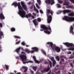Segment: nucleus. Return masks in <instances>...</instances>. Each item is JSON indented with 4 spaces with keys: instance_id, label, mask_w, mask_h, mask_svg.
Listing matches in <instances>:
<instances>
[{
    "instance_id": "1",
    "label": "nucleus",
    "mask_w": 74,
    "mask_h": 74,
    "mask_svg": "<svg viewBox=\"0 0 74 74\" xmlns=\"http://www.w3.org/2000/svg\"><path fill=\"white\" fill-rule=\"evenodd\" d=\"M47 44L49 45V46L47 45V47L50 48V47H51L53 51H57V52H60V48L58 47H56V46L55 45H53L52 42H48Z\"/></svg>"
},
{
    "instance_id": "2",
    "label": "nucleus",
    "mask_w": 74,
    "mask_h": 74,
    "mask_svg": "<svg viewBox=\"0 0 74 74\" xmlns=\"http://www.w3.org/2000/svg\"><path fill=\"white\" fill-rule=\"evenodd\" d=\"M21 53L22 54H24V55H21L20 56V58L21 59L23 64H25L26 63H33V61L30 60L26 62V61L27 60L26 54V53L24 52H21Z\"/></svg>"
},
{
    "instance_id": "3",
    "label": "nucleus",
    "mask_w": 74,
    "mask_h": 74,
    "mask_svg": "<svg viewBox=\"0 0 74 74\" xmlns=\"http://www.w3.org/2000/svg\"><path fill=\"white\" fill-rule=\"evenodd\" d=\"M46 12L47 17V22L48 23H50L51 22V21H52V16H53V12L50 9H48L47 10ZM49 14H51L52 16L51 15H48Z\"/></svg>"
},
{
    "instance_id": "4",
    "label": "nucleus",
    "mask_w": 74,
    "mask_h": 74,
    "mask_svg": "<svg viewBox=\"0 0 74 74\" xmlns=\"http://www.w3.org/2000/svg\"><path fill=\"white\" fill-rule=\"evenodd\" d=\"M41 27L42 29H43V30H46L44 31V33H47V34H51V32H52V31L51 30V28L50 26H49L48 28V27H46L44 25H42L41 26ZM48 30H50L51 32L47 31Z\"/></svg>"
},
{
    "instance_id": "5",
    "label": "nucleus",
    "mask_w": 74,
    "mask_h": 74,
    "mask_svg": "<svg viewBox=\"0 0 74 74\" xmlns=\"http://www.w3.org/2000/svg\"><path fill=\"white\" fill-rule=\"evenodd\" d=\"M63 20H65L67 22H73L74 21V17H69L68 16H64L63 18Z\"/></svg>"
},
{
    "instance_id": "6",
    "label": "nucleus",
    "mask_w": 74,
    "mask_h": 74,
    "mask_svg": "<svg viewBox=\"0 0 74 74\" xmlns=\"http://www.w3.org/2000/svg\"><path fill=\"white\" fill-rule=\"evenodd\" d=\"M18 6V8L19 9L18 14H19V15H20L21 16L25 12V11H24V10H23V9H22V6H21V4H20V3L19 4Z\"/></svg>"
},
{
    "instance_id": "7",
    "label": "nucleus",
    "mask_w": 74,
    "mask_h": 74,
    "mask_svg": "<svg viewBox=\"0 0 74 74\" xmlns=\"http://www.w3.org/2000/svg\"><path fill=\"white\" fill-rule=\"evenodd\" d=\"M26 13L24 12L23 14L21 16L22 18H26L27 19H29V18H30L32 16V14L31 13H29L28 14H26Z\"/></svg>"
},
{
    "instance_id": "8",
    "label": "nucleus",
    "mask_w": 74,
    "mask_h": 74,
    "mask_svg": "<svg viewBox=\"0 0 74 74\" xmlns=\"http://www.w3.org/2000/svg\"><path fill=\"white\" fill-rule=\"evenodd\" d=\"M45 2L47 4H50L51 5H53L55 3L54 0H46Z\"/></svg>"
},
{
    "instance_id": "9",
    "label": "nucleus",
    "mask_w": 74,
    "mask_h": 74,
    "mask_svg": "<svg viewBox=\"0 0 74 74\" xmlns=\"http://www.w3.org/2000/svg\"><path fill=\"white\" fill-rule=\"evenodd\" d=\"M21 5L23 8L25 10V11H27V7L26 6V5L25 3L22 1H21Z\"/></svg>"
},
{
    "instance_id": "10",
    "label": "nucleus",
    "mask_w": 74,
    "mask_h": 74,
    "mask_svg": "<svg viewBox=\"0 0 74 74\" xmlns=\"http://www.w3.org/2000/svg\"><path fill=\"white\" fill-rule=\"evenodd\" d=\"M63 44H64L67 47H74V44L73 43H70L68 42L63 43Z\"/></svg>"
},
{
    "instance_id": "11",
    "label": "nucleus",
    "mask_w": 74,
    "mask_h": 74,
    "mask_svg": "<svg viewBox=\"0 0 74 74\" xmlns=\"http://www.w3.org/2000/svg\"><path fill=\"white\" fill-rule=\"evenodd\" d=\"M73 30H74V28H73V26L71 25L70 27V33L72 34V35H74V32Z\"/></svg>"
},
{
    "instance_id": "12",
    "label": "nucleus",
    "mask_w": 74,
    "mask_h": 74,
    "mask_svg": "<svg viewBox=\"0 0 74 74\" xmlns=\"http://www.w3.org/2000/svg\"><path fill=\"white\" fill-rule=\"evenodd\" d=\"M71 11L70 10H64L62 11V12L63 14H66V13H70L71 12Z\"/></svg>"
},
{
    "instance_id": "13",
    "label": "nucleus",
    "mask_w": 74,
    "mask_h": 74,
    "mask_svg": "<svg viewBox=\"0 0 74 74\" xmlns=\"http://www.w3.org/2000/svg\"><path fill=\"white\" fill-rule=\"evenodd\" d=\"M32 49L33 50H32V51H34V52H38V48L37 47H34L32 48Z\"/></svg>"
},
{
    "instance_id": "14",
    "label": "nucleus",
    "mask_w": 74,
    "mask_h": 74,
    "mask_svg": "<svg viewBox=\"0 0 74 74\" xmlns=\"http://www.w3.org/2000/svg\"><path fill=\"white\" fill-rule=\"evenodd\" d=\"M25 51L27 53H34V51H30V50L28 49H26L25 50Z\"/></svg>"
},
{
    "instance_id": "15",
    "label": "nucleus",
    "mask_w": 74,
    "mask_h": 74,
    "mask_svg": "<svg viewBox=\"0 0 74 74\" xmlns=\"http://www.w3.org/2000/svg\"><path fill=\"white\" fill-rule=\"evenodd\" d=\"M32 58L35 63H38V64H39V63H40V61L37 60V59H36V56H33Z\"/></svg>"
},
{
    "instance_id": "16",
    "label": "nucleus",
    "mask_w": 74,
    "mask_h": 74,
    "mask_svg": "<svg viewBox=\"0 0 74 74\" xmlns=\"http://www.w3.org/2000/svg\"><path fill=\"white\" fill-rule=\"evenodd\" d=\"M33 22L35 25L36 26H37L38 25V23L37 22V19H34L33 21Z\"/></svg>"
},
{
    "instance_id": "17",
    "label": "nucleus",
    "mask_w": 74,
    "mask_h": 74,
    "mask_svg": "<svg viewBox=\"0 0 74 74\" xmlns=\"http://www.w3.org/2000/svg\"><path fill=\"white\" fill-rule=\"evenodd\" d=\"M0 19L2 20L4 19H5V17L2 13H1L0 14Z\"/></svg>"
},
{
    "instance_id": "18",
    "label": "nucleus",
    "mask_w": 74,
    "mask_h": 74,
    "mask_svg": "<svg viewBox=\"0 0 74 74\" xmlns=\"http://www.w3.org/2000/svg\"><path fill=\"white\" fill-rule=\"evenodd\" d=\"M49 70H50V68L49 67H48L47 69H44V71H41V72H42V73H44L45 71H46V72H48L49 71Z\"/></svg>"
},
{
    "instance_id": "19",
    "label": "nucleus",
    "mask_w": 74,
    "mask_h": 74,
    "mask_svg": "<svg viewBox=\"0 0 74 74\" xmlns=\"http://www.w3.org/2000/svg\"><path fill=\"white\" fill-rule=\"evenodd\" d=\"M20 3L18 2V3H17V2H14L12 4V5H14L15 7H16L17 6H18V4Z\"/></svg>"
},
{
    "instance_id": "20",
    "label": "nucleus",
    "mask_w": 74,
    "mask_h": 74,
    "mask_svg": "<svg viewBox=\"0 0 74 74\" xmlns=\"http://www.w3.org/2000/svg\"><path fill=\"white\" fill-rule=\"evenodd\" d=\"M22 69H25V70L24 71V73H26L27 71V68L25 66H23L22 67Z\"/></svg>"
},
{
    "instance_id": "21",
    "label": "nucleus",
    "mask_w": 74,
    "mask_h": 74,
    "mask_svg": "<svg viewBox=\"0 0 74 74\" xmlns=\"http://www.w3.org/2000/svg\"><path fill=\"white\" fill-rule=\"evenodd\" d=\"M21 47H19L18 48H17L15 50L16 52L17 53H19L20 52V50H21Z\"/></svg>"
},
{
    "instance_id": "22",
    "label": "nucleus",
    "mask_w": 74,
    "mask_h": 74,
    "mask_svg": "<svg viewBox=\"0 0 74 74\" xmlns=\"http://www.w3.org/2000/svg\"><path fill=\"white\" fill-rule=\"evenodd\" d=\"M69 2L66 1H64V5H69Z\"/></svg>"
},
{
    "instance_id": "23",
    "label": "nucleus",
    "mask_w": 74,
    "mask_h": 74,
    "mask_svg": "<svg viewBox=\"0 0 74 74\" xmlns=\"http://www.w3.org/2000/svg\"><path fill=\"white\" fill-rule=\"evenodd\" d=\"M16 30V29L14 27H12L11 29V31L12 32H15Z\"/></svg>"
},
{
    "instance_id": "24",
    "label": "nucleus",
    "mask_w": 74,
    "mask_h": 74,
    "mask_svg": "<svg viewBox=\"0 0 74 74\" xmlns=\"http://www.w3.org/2000/svg\"><path fill=\"white\" fill-rule=\"evenodd\" d=\"M69 16H74V14L73 12H71L68 14Z\"/></svg>"
},
{
    "instance_id": "25",
    "label": "nucleus",
    "mask_w": 74,
    "mask_h": 74,
    "mask_svg": "<svg viewBox=\"0 0 74 74\" xmlns=\"http://www.w3.org/2000/svg\"><path fill=\"white\" fill-rule=\"evenodd\" d=\"M33 69L35 71H36V70H37V66H33Z\"/></svg>"
},
{
    "instance_id": "26",
    "label": "nucleus",
    "mask_w": 74,
    "mask_h": 74,
    "mask_svg": "<svg viewBox=\"0 0 74 74\" xmlns=\"http://www.w3.org/2000/svg\"><path fill=\"white\" fill-rule=\"evenodd\" d=\"M53 62V66H54L55 65V64H56V61L55 60H54V61H52Z\"/></svg>"
},
{
    "instance_id": "27",
    "label": "nucleus",
    "mask_w": 74,
    "mask_h": 74,
    "mask_svg": "<svg viewBox=\"0 0 74 74\" xmlns=\"http://www.w3.org/2000/svg\"><path fill=\"white\" fill-rule=\"evenodd\" d=\"M69 51H74V48H70L68 49Z\"/></svg>"
},
{
    "instance_id": "28",
    "label": "nucleus",
    "mask_w": 74,
    "mask_h": 74,
    "mask_svg": "<svg viewBox=\"0 0 74 74\" xmlns=\"http://www.w3.org/2000/svg\"><path fill=\"white\" fill-rule=\"evenodd\" d=\"M66 8H72L73 7L71 5H67L66 6Z\"/></svg>"
},
{
    "instance_id": "29",
    "label": "nucleus",
    "mask_w": 74,
    "mask_h": 74,
    "mask_svg": "<svg viewBox=\"0 0 74 74\" xmlns=\"http://www.w3.org/2000/svg\"><path fill=\"white\" fill-rule=\"evenodd\" d=\"M56 58L58 61H60V59H59V56H57L56 57Z\"/></svg>"
},
{
    "instance_id": "30",
    "label": "nucleus",
    "mask_w": 74,
    "mask_h": 74,
    "mask_svg": "<svg viewBox=\"0 0 74 74\" xmlns=\"http://www.w3.org/2000/svg\"><path fill=\"white\" fill-rule=\"evenodd\" d=\"M63 12V11L61 10H59L58 11V12H57V14H61V13H62Z\"/></svg>"
},
{
    "instance_id": "31",
    "label": "nucleus",
    "mask_w": 74,
    "mask_h": 74,
    "mask_svg": "<svg viewBox=\"0 0 74 74\" xmlns=\"http://www.w3.org/2000/svg\"><path fill=\"white\" fill-rule=\"evenodd\" d=\"M34 11H36V12H37V13H39V11H38V9H37L34 8Z\"/></svg>"
},
{
    "instance_id": "32",
    "label": "nucleus",
    "mask_w": 74,
    "mask_h": 74,
    "mask_svg": "<svg viewBox=\"0 0 74 74\" xmlns=\"http://www.w3.org/2000/svg\"><path fill=\"white\" fill-rule=\"evenodd\" d=\"M14 37H15V38H18L19 39H20V38H21V37L18 36H14Z\"/></svg>"
},
{
    "instance_id": "33",
    "label": "nucleus",
    "mask_w": 74,
    "mask_h": 74,
    "mask_svg": "<svg viewBox=\"0 0 74 74\" xmlns=\"http://www.w3.org/2000/svg\"><path fill=\"white\" fill-rule=\"evenodd\" d=\"M57 5L58 8H61V5L60 4L58 3L57 4Z\"/></svg>"
},
{
    "instance_id": "34",
    "label": "nucleus",
    "mask_w": 74,
    "mask_h": 74,
    "mask_svg": "<svg viewBox=\"0 0 74 74\" xmlns=\"http://www.w3.org/2000/svg\"><path fill=\"white\" fill-rule=\"evenodd\" d=\"M5 66L6 67V69L7 70H8L9 69V67H8V65H5Z\"/></svg>"
},
{
    "instance_id": "35",
    "label": "nucleus",
    "mask_w": 74,
    "mask_h": 74,
    "mask_svg": "<svg viewBox=\"0 0 74 74\" xmlns=\"http://www.w3.org/2000/svg\"><path fill=\"white\" fill-rule=\"evenodd\" d=\"M49 64H50V67H52V62H51V61H49Z\"/></svg>"
},
{
    "instance_id": "36",
    "label": "nucleus",
    "mask_w": 74,
    "mask_h": 74,
    "mask_svg": "<svg viewBox=\"0 0 74 74\" xmlns=\"http://www.w3.org/2000/svg\"><path fill=\"white\" fill-rule=\"evenodd\" d=\"M37 2L39 3V5H40L41 4V1L40 0H37Z\"/></svg>"
},
{
    "instance_id": "37",
    "label": "nucleus",
    "mask_w": 74,
    "mask_h": 74,
    "mask_svg": "<svg viewBox=\"0 0 74 74\" xmlns=\"http://www.w3.org/2000/svg\"><path fill=\"white\" fill-rule=\"evenodd\" d=\"M50 59L51 60V61H52V62L55 60V59H54V58H53V57L50 58Z\"/></svg>"
},
{
    "instance_id": "38",
    "label": "nucleus",
    "mask_w": 74,
    "mask_h": 74,
    "mask_svg": "<svg viewBox=\"0 0 74 74\" xmlns=\"http://www.w3.org/2000/svg\"><path fill=\"white\" fill-rule=\"evenodd\" d=\"M38 21L39 22H40L41 21V18H38L37 19Z\"/></svg>"
},
{
    "instance_id": "39",
    "label": "nucleus",
    "mask_w": 74,
    "mask_h": 74,
    "mask_svg": "<svg viewBox=\"0 0 74 74\" xmlns=\"http://www.w3.org/2000/svg\"><path fill=\"white\" fill-rule=\"evenodd\" d=\"M60 71H59L57 72L56 73V74H60Z\"/></svg>"
},
{
    "instance_id": "40",
    "label": "nucleus",
    "mask_w": 74,
    "mask_h": 74,
    "mask_svg": "<svg viewBox=\"0 0 74 74\" xmlns=\"http://www.w3.org/2000/svg\"><path fill=\"white\" fill-rule=\"evenodd\" d=\"M58 2L59 3H60V4H62V2H63V1L62 0H58Z\"/></svg>"
},
{
    "instance_id": "41",
    "label": "nucleus",
    "mask_w": 74,
    "mask_h": 74,
    "mask_svg": "<svg viewBox=\"0 0 74 74\" xmlns=\"http://www.w3.org/2000/svg\"><path fill=\"white\" fill-rule=\"evenodd\" d=\"M42 52L45 55H46V53L44 51H42Z\"/></svg>"
},
{
    "instance_id": "42",
    "label": "nucleus",
    "mask_w": 74,
    "mask_h": 74,
    "mask_svg": "<svg viewBox=\"0 0 74 74\" xmlns=\"http://www.w3.org/2000/svg\"><path fill=\"white\" fill-rule=\"evenodd\" d=\"M61 61H62V62H64L65 61L64 60V59L63 58H61Z\"/></svg>"
},
{
    "instance_id": "43",
    "label": "nucleus",
    "mask_w": 74,
    "mask_h": 74,
    "mask_svg": "<svg viewBox=\"0 0 74 74\" xmlns=\"http://www.w3.org/2000/svg\"><path fill=\"white\" fill-rule=\"evenodd\" d=\"M0 34H1V36H4L3 33V32L1 31L0 32Z\"/></svg>"
},
{
    "instance_id": "44",
    "label": "nucleus",
    "mask_w": 74,
    "mask_h": 74,
    "mask_svg": "<svg viewBox=\"0 0 74 74\" xmlns=\"http://www.w3.org/2000/svg\"><path fill=\"white\" fill-rule=\"evenodd\" d=\"M36 7H37L38 8V9H40V7H39V6L38 5V4H37V3L36 4Z\"/></svg>"
},
{
    "instance_id": "45",
    "label": "nucleus",
    "mask_w": 74,
    "mask_h": 74,
    "mask_svg": "<svg viewBox=\"0 0 74 74\" xmlns=\"http://www.w3.org/2000/svg\"><path fill=\"white\" fill-rule=\"evenodd\" d=\"M40 13H41V14H43L44 13L43 12V11L41 10H40Z\"/></svg>"
},
{
    "instance_id": "46",
    "label": "nucleus",
    "mask_w": 74,
    "mask_h": 74,
    "mask_svg": "<svg viewBox=\"0 0 74 74\" xmlns=\"http://www.w3.org/2000/svg\"><path fill=\"white\" fill-rule=\"evenodd\" d=\"M44 64H49L48 62L47 61H45L44 62Z\"/></svg>"
},
{
    "instance_id": "47",
    "label": "nucleus",
    "mask_w": 74,
    "mask_h": 74,
    "mask_svg": "<svg viewBox=\"0 0 74 74\" xmlns=\"http://www.w3.org/2000/svg\"><path fill=\"white\" fill-rule=\"evenodd\" d=\"M21 44L23 45H25L26 44H25V42H22L21 43Z\"/></svg>"
},
{
    "instance_id": "48",
    "label": "nucleus",
    "mask_w": 74,
    "mask_h": 74,
    "mask_svg": "<svg viewBox=\"0 0 74 74\" xmlns=\"http://www.w3.org/2000/svg\"><path fill=\"white\" fill-rule=\"evenodd\" d=\"M20 42H21V41H18V42H16V44H19V43H20Z\"/></svg>"
},
{
    "instance_id": "49",
    "label": "nucleus",
    "mask_w": 74,
    "mask_h": 74,
    "mask_svg": "<svg viewBox=\"0 0 74 74\" xmlns=\"http://www.w3.org/2000/svg\"><path fill=\"white\" fill-rule=\"evenodd\" d=\"M60 58H65V57H64V56H63V55H62L61 56H60Z\"/></svg>"
},
{
    "instance_id": "50",
    "label": "nucleus",
    "mask_w": 74,
    "mask_h": 74,
    "mask_svg": "<svg viewBox=\"0 0 74 74\" xmlns=\"http://www.w3.org/2000/svg\"><path fill=\"white\" fill-rule=\"evenodd\" d=\"M70 65L71 67H73V63H70Z\"/></svg>"
},
{
    "instance_id": "51",
    "label": "nucleus",
    "mask_w": 74,
    "mask_h": 74,
    "mask_svg": "<svg viewBox=\"0 0 74 74\" xmlns=\"http://www.w3.org/2000/svg\"><path fill=\"white\" fill-rule=\"evenodd\" d=\"M0 27H3V24L2 23H0Z\"/></svg>"
},
{
    "instance_id": "52",
    "label": "nucleus",
    "mask_w": 74,
    "mask_h": 74,
    "mask_svg": "<svg viewBox=\"0 0 74 74\" xmlns=\"http://www.w3.org/2000/svg\"><path fill=\"white\" fill-rule=\"evenodd\" d=\"M68 54H71V51H69L67 52Z\"/></svg>"
},
{
    "instance_id": "53",
    "label": "nucleus",
    "mask_w": 74,
    "mask_h": 74,
    "mask_svg": "<svg viewBox=\"0 0 74 74\" xmlns=\"http://www.w3.org/2000/svg\"><path fill=\"white\" fill-rule=\"evenodd\" d=\"M32 19H34V18H35L36 17L34 16V15H33L32 16Z\"/></svg>"
},
{
    "instance_id": "54",
    "label": "nucleus",
    "mask_w": 74,
    "mask_h": 74,
    "mask_svg": "<svg viewBox=\"0 0 74 74\" xmlns=\"http://www.w3.org/2000/svg\"><path fill=\"white\" fill-rule=\"evenodd\" d=\"M71 1V2H72V3H73V4H74V0H70Z\"/></svg>"
},
{
    "instance_id": "55",
    "label": "nucleus",
    "mask_w": 74,
    "mask_h": 74,
    "mask_svg": "<svg viewBox=\"0 0 74 74\" xmlns=\"http://www.w3.org/2000/svg\"><path fill=\"white\" fill-rule=\"evenodd\" d=\"M73 56L70 57L69 58V59H73Z\"/></svg>"
},
{
    "instance_id": "56",
    "label": "nucleus",
    "mask_w": 74,
    "mask_h": 74,
    "mask_svg": "<svg viewBox=\"0 0 74 74\" xmlns=\"http://www.w3.org/2000/svg\"><path fill=\"white\" fill-rule=\"evenodd\" d=\"M51 71H50L49 72L47 73V74H51Z\"/></svg>"
},
{
    "instance_id": "57",
    "label": "nucleus",
    "mask_w": 74,
    "mask_h": 74,
    "mask_svg": "<svg viewBox=\"0 0 74 74\" xmlns=\"http://www.w3.org/2000/svg\"><path fill=\"white\" fill-rule=\"evenodd\" d=\"M33 15H34V16H36V15L35 13H33Z\"/></svg>"
},
{
    "instance_id": "58",
    "label": "nucleus",
    "mask_w": 74,
    "mask_h": 74,
    "mask_svg": "<svg viewBox=\"0 0 74 74\" xmlns=\"http://www.w3.org/2000/svg\"><path fill=\"white\" fill-rule=\"evenodd\" d=\"M60 64H62V61H60V62H59Z\"/></svg>"
},
{
    "instance_id": "59",
    "label": "nucleus",
    "mask_w": 74,
    "mask_h": 74,
    "mask_svg": "<svg viewBox=\"0 0 74 74\" xmlns=\"http://www.w3.org/2000/svg\"><path fill=\"white\" fill-rule=\"evenodd\" d=\"M16 59H19V57L18 56L16 57Z\"/></svg>"
},
{
    "instance_id": "60",
    "label": "nucleus",
    "mask_w": 74,
    "mask_h": 74,
    "mask_svg": "<svg viewBox=\"0 0 74 74\" xmlns=\"http://www.w3.org/2000/svg\"><path fill=\"white\" fill-rule=\"evenodd\" d=\"M26 47H29V45H26Z\"/></svg>"
},
{
    "instance_id": "61",
    "label": "nucleus",
    "mask_w": 74,
    "mask_h": 74,
    "mask_svg": "<svg viewBox=\"0 0 74 74\" xmlns=\"http://www.w3.org/2000/svg\"><path fill=\"white\" fill-rule=\"evenodd\" d=\"M42 60H40V63H42Z\"/></svg>"
},
{
    "instance_id": "62",
    "label": "nucleus",
    "mask_w": 74,
    "mask_h": 74,
    "mask_svg": "<svg viewBox=\"0 0 74 74\" xmlns=\"http://www.w3.org/2000/svg\"><path fill=\"white\" fill-rule=\"evenodd\" d=\"M56 67H59V65H57Z\"/></svg>"
},
{
    "instance_id": "63",
    "label": "nucleus",
    "mask_w": 74,
    "mask_h": 74,
    "mask_svg": "<svg viewBox=\"0 0 74 74\" xmlns=\"http://www.w3.org/2000/svg\"><path fill=\"white\" fill-rule=\"evenodd\" d=\"M14 73H16V71H14Z\"/></svg>"
},
{
    "instance_id": "64",
    "label": "nucleus",
    "mask_w": 74,
    "mask_h": 74,
    "mask_svg": "<svg viewBox=\"0 0 74 74\" xmlns=\"http://www.w3.org/2000/svg\"><path fill=\"white\" fill-rule=\"evenodd\" d=\"M68 74H71V73H70V72H68Z\"/></svg>"
}]
</instances>
